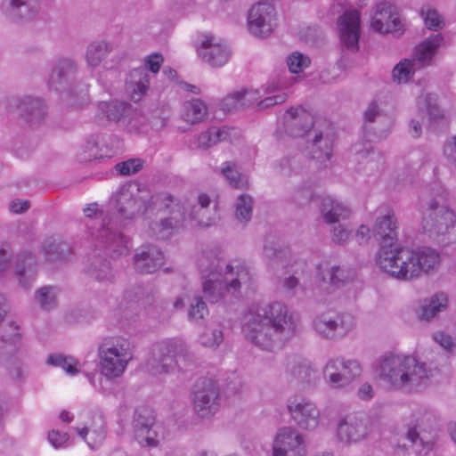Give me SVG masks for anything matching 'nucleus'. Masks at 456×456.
<instances>
[{"label":"nucleus","mask_w":456,"mask_h":456,"mask_svg":"<svg viewBox=\"0 0 456 456\" xmlns=\"http://www.w3.org/2000/svg\"><path fill=\"white\" fill-rule=\"evenodd\" d=\"M443 156L456 169V134L447 138L443 145Z\"/></svg>","instance_id":"60"},{"label":"nucleus","mask_w":456,"mask_h":456,"mask_svg":"<svg viewBox=\"0 0 456 456\" xmlns=\"http://www.w3.org/2000/svg\"><path fill=\"white\" fill-rule=\"evenodd\" d=\"M197 263L202 292L210 304L227 301L251 280L250 270L245 261L232 259L221 264L217 253L213 250L202 252Z\"/></svg>","instance_id":"2"},{"label":"nucleus","mask_w":456,"mask_h":456,"mask_svg":"<svg viewBox=\"0 0 456 456\" xmlns=\"http://www.w3.org/2000/svg\"><path fill=\"white\" fill-rule=\"evenodd\" d=\"M420 69L416 61L412 59H403L397 63L392 70L393 80L401 84L408 82L414 75L415 71Z\"/></svg>","instance_id":"46"},{"label":"nucleus","mask_w":456,"mask_h":456,"mask_svg":"<svg viewBox=\"0 0 456 456\" xmlns=\"http://www.w3.org/2000/svg\"><path fill=\"white\" fill-rule=\"evenodd\" d=\"M264 256L267 259L269 265L273 269L284 267L287 264V252L278 249L273 244H265L264 247Z\"/></svg>","instance_id":"53"},{"label":"nucleus","mask_w":456,"mask_h":456,"mask_svg":"<svg viewBox=\"0 0 456 456\" xmlns=\"http://www.w3.org/2000/svg\"><path fill=\"white\" fill-rule=\"evenodd\" d=\"M151 203L168 214L167 216L149 224L150 235L158 239L169 238L186 227L188 222H192V225L200 227H208L211 224V219L207 216L208 212H202L198 206H191L189 200H183L168 192L154 194Z\"/></svg>","instance_id":"5"},{"label":"nucleus","mask_w":456,"mask_h":456,"mask_svg":"<svg viewBox=\"0 0 456 456\" xmlns=\"http://www.w3.org/2000/svg\"><path fill=\"white\" fill-rule=\"evenodd\" d=\"M315 197L313 185L303 184L294 189L289 200L298 207L308 205Z\"/></svg>","instance_id":"52"},{"label":"nucleus","mask_w":456,"mask_h":456,"mask_svg":"<svg viewBox=\"0 0 456 456\" xmlns=\"http://www.w3.org/2000/svg\"><path fill=\"white\" fill-rule=\"evenodd\" d=\"M371 28L380 34L401 36L405 30V22L395 4L382 2L375 7L371 18Z\"/></svg>","instance_id":"21"},{"label":"nucleus","mask_w":456,"mask_h":456,"mask_svg":"<svg viewBox=\"0 0 456 456\" xmlns=\"http://www.w3.org/2000/svg\"><path fill=\"white\" fill-rule=\"evenodd\" d=\"M34 0H3L2 10L12 20L31 19L36 11Z\"/></svg>","instance_id":"38"},{"label":"nucleus","mask_w":456,"mask_h":456,"mask_svg":"<svg viewBox=\"0 0 456 456\" xmlns=\"http://www.w3.org/2000/svg\"><path fill=\"white\" fill-rule=\"evenodd\" d=\"M77 432L90 448H97L106 437V423L103 415L96 412L93 416L92 423L83 428H77Z\"/></svg>","instance_id":"31"},{"label":"nucleus","mask_w":456,"mask_h":456,"mask_svg":"<svg viewBox=\"0 0 456 456\" xmlns=\"http://www.w3.org/2000/svg\"><path fill=\"white\" fill-rule=\"evenodd\" d=\"M98 368L100 374L107 380L117 379L125 373L134 358L131 342L123 337H109L98 346Z\"/></svg>","instance_id":"9"},{"label":"nucleus","mask_w":456,"mask_h":456,"mask_svg":"<svg viewBox=\"0 0 456 456\" xmlns=\"http://www.w3.org/2000/svg\"><path fill=\"white\" fill-rule=\"evenodd\" d=\"M86 273L91 279L103 284L115 281L116 274L108 260L94 257L92 258L86 268Z\"/></svg>","instance_id":"37"},{"label":"nucleus","mask_w":456,"mask_h":456,"mask_svg":"<svg viewBox=\"0 0 456 456\" xmlns=\"http://www.w3.org/2000/svg\"><path fill=\"white\" fill-rule=\"evenodd\" d=\"M188 354L186 344L179 338L159 341L152 346L149 365L154 374L170 373L179 367V362Z\"/></svg>","instance_id":"13"},{"label":"nucleus","mask_w":456,"mask_h":456,"mask_svg":"<svg viewBox=\"0 0 456 456\" xmlns=\"http://www.w3.org/2000/svg\"><path fill=\"white\" fill-rule=\"evenodd\" d=\"M46 363L51 366L61 368L70 376H74L79 372L78 362L71 356H65L61 354H50L46 359Z\"/></svg>","instance_id":"47"},{"label":"nucleus","mask_w":456,"mask_h":456,"mask_svg":"<svg viewBox=\"0 0 456 456\" xmlns=\"http://www.w3.org/2000/svg\"><path fill=\"white\" fill-rule=\"evenodd\" d=\"M355 325L353 314L334 309L320 312L312 320L314 333L323 339L331 341L344 338L353 331Z\"/></svg>","instance_id":"12"},{"label":"nucleus","mask_w":456,"mask_h":456,"mask_svg":"<svg viewBox=\"0 0 456 456\" xmlns=\"http://www.w3.org/2000/svg\"><path fill=\"white\" fill-rule=\"evenodd\" d=\"M84 213V223L95 248L114 257L128 253V237L116 227L114 222L106 218L97 203L89 204Z\"/></svg>","instance_id":"7"},{"label":"nucleus","mask_w":456,"mask_h":456,"mask_svg":"<svg viewBox=\"0 0 456 456\" xmlns=\"http://www.w3.org/2000/svg\"><path fill=\"white\" fill-rule=\"evenodd\" d=\"M151 77L143 68L133 69L126 80V92L134 102H140L147 94Z\"/></svg>","instance_id":"33"},{"label":"nucleus","mask_w":456,"mask_h":456,"mask_svg":"<svg viewBox=\"0 0 456 456\" xmlns=\"http://www.w3.org/2000/svg\"><path fill=\"white\" fill-rule=\"evenodd\" d=\"M287 64L289 71L297 74L310 65V59L299 52H294L288 56Z\"/></svg>","instance_id":"59"},{"label":"nucleus","mask_w":456,"mask_h":456,"mask_svg":"<svg viewBox=\"0 0 456 456\" xmlns=\"http://www.w3.org/2000/svg\"><path fill=\"white\" fill-rule=\"evenodd\" d=\"M59 295V288L51 285L44 286L36 291L35 301L43 310L51 311L57 307Z\"/></svg>","instance_id":"44"},{"label":"nucleus","mask_w":456,"mask_h":456,"mask_svg":"<svg viewBox=\"0 0 456 456\" xmlns=\"http://www.w3.org/2000/svg\"><path fill=\"white\" fill-rule=\"evenodd\" d=\"M337 224L330 231L332 240L337 244H345L351 237V231L340 222Z\"/></svg>","instance_id":"61"},{"label":"nucleus","mask_w":456,"mask_h":456,"mask_svg":"<svg viewBox=\"0 0 456 456\" xmlns=\"http://www.w3.org/2000/svg\"><path fill=\"white\" fill-rule=\"evenodd\" d=\"M333 138L328 131H321L315 133L313 139L311 155V164L321 167H327L332 156Z\"/></svg>","instance_id":"27"},{"label":"nucleus","mask_w":456,"mask_h":456,"mask_svg":"<svg viewBox=\"0 0 456 456\" xmlns=\"http://www.w3.org/2000/svg\"><path fill=\"white\" fill-rule=\"evenodd\" d=\"M377 371L389 389L407 394L422 391L432 375L425 362L402 353H388L380 357Z\"/></svg>","instance_id":"4"},{"label":"nucleus","mask_w":456,"mask_h":456,"mask_svg":"<svg viewBox=\"0 0 456 456\" xmlns=\"http://www.w3.org/2000/svg\"><path fill=\"white\" fill-rule=\"evenodd\" d=\"M164 264L162 251L154 245H143L138 248L133 257L134 269L142 273H153Z\"/></svg>","instance_id":"26"},{"label":"nucleus","mask_w":456,"mask_h":456,"mask_svg":"<svg viewBox=\"0 0 456 456\" xmlns=\"http://www.w3.org/2000/svg\"><path fill=\"white\" fill-rule=\"evenodd\" d=\"M81 151V159L84 161L93 159L110 158L115 154L113 147L106 143V139L96 134L90 135L86 139Z\"/></svg>","instance_id":"32"},{"label":"nucleus","mask_w":456,"mask_h":456,"mask_svg":"<svg viewBox=\"0 0 456 456\" xmlns=\"http://www.w3.org/2000/svg\"><path fill=\"white\" fill-rule=\"evenodd\" d=\"M430 305L437 312H443L447 308L448 297L444 292H438L433 295L428 301Z\"/></svg>","instance_id":"63"},{"label":"nucleus","mask_w":456,"mask_h":456,"mask_svg":"<svg viewBox=\"0 0 456 456\" xmlns=\"http://www.w3.org/2000/svg\"><path fill=\"white\" fill-rule=\"evenodd\" d=\"M143 164L142 159H129L116 164L115 170L121 175H132L142 170Z\"/></svg>","instance_id":"58"},{"label":"nucleus","mask_w":456,"mask_h":456,"mask_svg":"<svg viewBox=\"0 0 456 456\" xmlns=\"http://www.w3.org/2000/svg\"><path fill=\"white\" fill-rule=\"evenodd\" d=\"M222 173L233 188L244 189L248 186V176L240 173L234 164L231 162L224 163L222 167Z\"/></svg>","instance_id":"48"},{"label":"nucleus","mask_w":456,"mask_h":456,"mask_svg":"<svg viewBox=\"0 0 456 456\" xmlns=\"http://www.w3.org/2000/svg\"><path fill=\"white\" fill-rule=\"evenodd\" d=\"M163 57L159 53H151L145 58V67L150 69L152 73L156 74L159 72L160 65L163 62Z\"/></svg>","instance_id":"64"},{"label":"nucleus","mask_w":456,"mask_h":456,"mask_svg":"<svg viewBox=\"0 0 456 456\" xmlns=\"http://www.w3.org/2000/svg\"><path fill=\"white\" fill-rule=\"evenodd\" d=\"M17 108L22 118L31 126L38 125L47 117V108L40 98L23 96L18 100Z\"/></svg>","instance_id":"29"},{"label":"nucleus","mask_w":456,"mask_h":456,"mask_svg":"<svg viewBox=\"0 0 456 456\" xmlns=\"http://www.w3.org/2000/svg\"><path fill=\"white\" fill-rule=\"evenodd\" d=\"M77 63L70 58L55 61L47 79L51 91L60 95V100L69 106H82L89 100L88 86L77 81Z\"/></svg>","instance_id":"8"},{"label":"nucleus","mask_w":456,"mask_h":456,"mask_svg":"<svg viewBox=\"0 0 456 456\" xmlns=\"http://www.w3.org/2000/svg\"><path fill=\"white\" fill-rule=\"evenodd\" d=\"M443 42L444 37L441 34H435L418 45L412 58L418 63V67L422 69L429 66Z\"/></svg>","instance_id":"34"},{"label":"nucleus","mask_w":456,"mask_h":456,"mask_svg":"<svg viewBox=\"0 0 456 456\" xmlns=\"http://www.w3.org/2000/svg\"><path fill=\"white\" fill-rule=\"evenodd\" d=\"M247 25L248 32L259 38L270 36L277 26V13L268 2L254 4L248 11Z\"/></svg>","instance_id":"18"},{"label":"nucleus","mask_w":456,"mask_h":456,"mask_svg":"<svg viewBox=\"0 0 456 456\" xmlns=\"http://www.w3.org/2000/svg\"><path fill=\"white\" fill-rule=\"evenodd\" d=\"M196 49L199 57L213 67L224 65L230 57V49L222 40L210 34L198 36Z\"/></svg>","instance_id":"22"},{"label":"nucleus","mask_w":456,"mask_h":456,"mask_svg":"<svg viewBox=\"0 0 456 456\" xmlns=\"http://www.w3.org/2000/svg\"><path fill=\"white\" fill-rule=\"evenodd\" d=\"M236 134L237 131L235 128L226 126L211 127L199 135L198 142L200 147L208 148L217 142L232 140V136Z\"/></svg>","instance_id":"40"},{"label":"nucleus","mask_w":456,"mask_h":456,"mask_svg":"<svg viewBox=\"0 0 456 456\" xmlns=\"http://www.w3.org/2000/svg\"><path fill=\"white\" fill-rule=\"evenodd\" d=\"M207 115L208 107L200 99H192L183 104L181 116L187 123H200L206 118Z\"/></svg>","instance_id":"42"},{"label":"nucleus","mask_w":456,"mask_h":456,"mask_svg":"<svg viewBox=\"0 0 456 456\" xmlns=\"http://www.w3.org/2000/svg\"><path fill=\"white\" fill-rule=\"evenodd\" d=\"M447 196L446 190L439 184L425 190L420 196L422 228L443 246L456 241V214L445 206Z\"/></svg>","instance_id":"6"},{"label":"nucleus","mask_w":456,"mask_h":456,"mask_svg":"<svg viewBox=\"0 0 456 456\" xmlns=\"http://www.w3.org/2000/svg\"><path fill=\"white\" fill-rule=\"evenodd\" d=\"M341 44L348 50L355 52L359 48L360 14L355 10H349L339 17L338 21Z\"/></svg>","instance_id":"24"},{"label":"nucleus","mask_w":456,"mask_h":456,"mask_svg":"<svg viewBox=\"0 0 456 456\" xmlns=\"http://www.w3.org/2000/svg\"><path fill=\"white\" fill-rule=\"evenodd\" d=\"M208 314V306L200 296H196L189 307L188 318L191 322H199L203 320Z\"/></svg>","instance_id":"57"},{"label":"nucleus","mask_w":456,"mask_h":456,"mask_svg":"<svg viewBox=\"0 0 456 456\" xmlns=\"http://www.w3.org/2000/svg\"><path fill=\"white\" fill-rule=\"evenodd\" d=\"M155 416L151 410L142 407L135 411L133 420V432L156 426Z\"/></svg>","instance_id":"54"},{"label":"nucleus","mask_w":456,"mask_h":456,"mask_svg":"<svg viewBox=\"0 0 456 456\" xmlns=\"http://www.w3.org/2000/svg\"><path fill=\"white\" fill-rule=\"evenodd\" d=\"M100 115L106 117L109 121L120 122L131 132H139L145 120L141 111L118 101L101 102L98 104V117Z\"/></svg>","instance_id":"17"},{"label":"nucleus","mask_w":456,"mask_h":456,"mask_svg":"<svg viewBox=\"0 0 456 456\" xmlns=\"http://www.w3.org/2000/svg\"><path fill=\"white\" fill-rule=\"evenodd\" d=\"M317 271L322 280L331 285L343 283L348 278L346 270L337 265H330L327 262L320 264Z\"/></svg>","instance_id":"45"},{"label":"nucleus","mask_w":456,"mask_h":456,"mask_svg":"<svg viewBox=\"0 0 456 456\" xmlns=\"http://www.w3.org/2000/svg\"><path fill=\"white\" fill-rule=\"evenodd\" d=\"M287 409L294 422L305 430H314L320 423L321 413L312 400L293 395L287 400Z\"/></svg>","instance_id":"20"},{"label":"nucleus","mask_w":456,"mask_h":456,"mask_svg":"<svg viewBox=\"0 0 456 456\" xmlns=\"http://www.w3.org/2000/svg\"><path fill=\"white\" fill-rule=\"evenodd\" d=\"M272 456H307L304 435L292 427L279 428L273 440Z\"/></svg>","instance_id":"19"},{"label":"nucleus","mask_w":456,"mask_h":456,"mask_svg":"<svg viewBox=\"0 0 456 456\" xmlns=\"http://www.w3.org/2000/svg\"><path fill=\"white\" fill-rule=\"evenodd\" d=\"M362 372L359 361L340 356L330 358L322 370L323 379L332 389L347 388L360 378Z\"/></svg>","instance_id":"14"},{"label":"nucleus","mask_w":456,"mask_h":456,"mask_svg":"<svg viewBox=\"0 0 456 456\" xmlns=\"http://www.w3.org/2000/svg\"><path fill=\"white\" fill-rule=\"evenodd\" d=\"M284 119L289 133L294 137L303 136L314 124L313 114L301 107L291 108L287 110Z\"/></svg>","instance_id":"28"},{"label":"nucleus","mask_w":456,"mask_h":456,"mask_svg":"<svg viewBox=\"0 0 456 456\" xmlns=\"http://www.w3.org/2000/svg\"><path fill=\"white\" fill-rule=\"evenodd\" d=\"M296 81L295 77L287 78L284 75L277 81H272L257 91L260 92V98L257 103L258 109L264 110L276 104H281L287 100L288 94L281 90L288 88Z\"/></svg>","instance_id":"25"},{"label":"nucleus","mask_w":456,"mask_h":456,"mask_svg":"<svg viewBox=\"0 0 456 456\" xmlns=\"http://www.w3.org/2000/svg\"><path fill=\"white\" fill-rule=\"evenodd\" d=\"M418 104L420 108H426L429 119L431 121H437L444 118V111L437 105V97L434 94H426L421 95L418 100Z\"/></svg>","instance_id":"50"},{"label":"nucleus","mask_w":456,"mask_h":456,"mask_svg":"<svg viewBox=\"0 0 456 456\" xmlns=\"http://www.w3.org/2000/svg\"><path fill=\"white\" fill-rule=\"evenodd\" d=\"M260 98V92L244 89L228 94L222 102V109L230 112L254 104Z\"/></svg>","instance_id":"36"},{"label":"nucleus","mask_w":456,"mask_h":456,"mask_svg":"<svg viewBox=\"0 0 456 456\" xmlns=\"http://www.w3.org/2000/svg\"><path fill=\"white\" fill-rule=\"evenodd\" d=\"M159 427L158 425L142 428L140 432H133L134 437L142 447H157L159 443Z\"/></svg>","instance_id":"51"},{"label":"nucleus","mask_w":456,"mask_h":456,"mask_svg":"<svg viewBox=\"0 0 456 456\" xmlns=\"http://www.w3.org/2000/svg\"><path fill=\"white\" fill-rule=\"evenodd\" d=\"M193 411L200 419H209L221 407L220 388L216 380L203 379L197 382L192 399Z\"/></svg>","instance_id":"16"},{"label":"nucleus","mask_w":456,"mask_h":456,"mask_svg":"<svg viewBox=\"0 0 456 456\" xmlns=\"http://www.w3.org/2000/svg\"><path fill=\"white\" fill-rule=\"evenodd\" d=\"M66 248L67 245L55 238L47 239L43 244L45 255L50 261L61 258Z\"/></svg>","instance_id":"56"},{"label":"nucleus","mask_w":456,"mask_h":456,"mask_svg":"<svg viewBox=\"0 0 456 456\" xmlns=\"http://www.w3.org/2000/svg\"><path fill=\"white\" fill-rule=\"evenodd\" d=\"M300 330L298 317L280 301L252 305L245 314L244 337L260 349L275 351L295 338Z\"/></svg>","instance_id":"1"},{"label":"nucleus","mask_w":456,"mask_h":456,"mask_svg":"<svg viewBox=\"0 0 456 456\" xmlns=\"http://www.w3.org/2000/svg\"><path fill=\"white\" fill-rule=\"evenodd\" d=\"M253 200L248 194H241L235 203V216L240 222H248L252 216Z\"/></svg>","instance_id":"55"},{"label":"nucleus","mask_w":456,"mask_h":456,"mask_svg":"<svg viewBox=\"0 0 456 456\" xmlns=\"http://www.w3.org/2000/svg\"><path fill=\"white\" fill-rule=\"evenodd\" d=\"M26 353L21 347V336L14 322L4 324L0 333V367L12 379L23 377Z\"/></svg>","instance_id":"10"},{"label":"nucleus","mask_w":456,"mask_h":456,"mask_svg":"<svg viewBox=\"0 0 456 456\" xmlns=\"http://www.w3.org/2000/svg\"><path fill=\"white\" fill-rule=\"evenodd\" d=\"M286 372L299 382H310L315 374L310 362L299 357H292L289 360Z\"/></svg>","instance_id":"39"},{"label":"nucleus","mask_w":456,"mask_h":456,"mask_svg":"<svg viewBox=\"0 0 456 456\" xmlns=\"http://www.w3.org/2000/svg\"><path fill=\"white\" fill-rule=\"evenodd\" d=\"M420 15L425 26L430 30H439L445 26V21L441 13L430 6H423L420 9Z\"/></svg>","instance_id":"49"},{"label":"nucleus","mask_w":456,"mask_h":456,"mask_svg":"<svg viewBox=\"0 0 456 456\" xmlns=\"http://www.w3.org/2000/svg\"><path fill=\"white\" fill-rule=\"evenodd\" d=\"M69 435L65 432L52 430L48 433V441L55 448H62L68 443Z\"/></svg>","instance_id":"62"},{"label":"nucleus","mask_w":456,"mask_h":456,"mask_svg":"<svg viewBox=\"0 0 456 456\" xmlns=\"http://www.w3.org/2000/svg\"><path fill=\"white\" fill-rule=\"evenodd\" d=\"M371 423L370 418L364 412L347 413L337 421L336 437L346 445L359 444L369 437Z\"/></svg>","instance_id":"15"},{"label":"nucleus","mask_w":456,"mask_h":456,"mask_svg":"<svg viewBox=\"0 0 456 456\" xmlns=\"http://www.w3.org/2000/svg\"><path fill=\"white\" fill-rule=\"evenodd\" d=\"M152 195L151 197H153ZM152 198L146 206L142 191L139 184L134 183L122 185L110 199V205L118 216L123 221H133L144 210L148 215L154 210L163 211L151 203Z\"/></svg>","instance_id":"11"},{"label":"nucleus","mask_w":456,"mask_h":456,"mask_svg":"<svg viewBox=\"0 0 456 456\" xmlns=\"http://www.w3.org/2000/svg\"><path fill=\"white\" fill-rule=\"evenodd\" d=\"M376 265L395 280L412 281L436 273L441 257L436 249L429 247L383 248L376 255Z\"/></svg>","instance_id":"3"},{"label":"nucleus","mask_w":456,"mask_h":456,"mask_svg":"<svg viewBox=\"0 0 456 456\" xmlns=\"http://www.w3.org/2000/svg\"><path fill=\"white\" fill-rule=\"evenodd\" d=\"M15 277L23 288H28L37 276V262L32 254L20 255L15 262Z\"/></svg>","instance_id":"35"},{"label":"nucleus","mask_w":456,"mask_h":456,"mask_svg":"<svg viewBox=\"0 0 456 456\" xmlns=\"http://www.w3.org/2000/svg\"><path fill=\"white\" fill-rule=\"evenodd\" d=\"M372 232L374 237L380 242V248L377 254L383 248H400L395 246L398 239V222L393 209L387 208L379 214L375 220Z\"/></svg>","instance_id":"23"},{"label":"nucleus","mask_w":456,"mask_h":456,"mask_svg":"<svg viewBox=\"0 0 456 456\" xmlns=\"http://www.w3.org/2000/svg\"><path fill=\"white\" fill-rule=\"evenodd\" d=\"M111 51V45L104 40L90 43L85 53V60L87 66L90 68L98 67Z\"/></svg>","instance_id":"41"},{"label":"nucleus","mask_w":456,"mask_h":456,"mask_svg":"<svg viewBox=\"0 0 456 456\" xmlns=\"http://www.w3.org/2000/svg\"><path fill=\"white\" fill-rule=\"evenodd\" d=\"M224 340V328L220 324L208 325L200 334L199 344L212 351H216Z\"/></svg>","instance_id":"43"},{"label":"nucleus","mask_w":456,"mask_h":456,"mask_svg":"<svg viewBox=\"0 0 456 456\" xmlns=\"http://www.w3.org/2000/svg\"><path fill=\"white\" fill-rule=\"evenodd\" d=\"M320 212L323 221L328 224H335L346 220L351 214L346 205L331 196L322 198Z\"/></svg>","instance_id":"30"}]
</instances>
